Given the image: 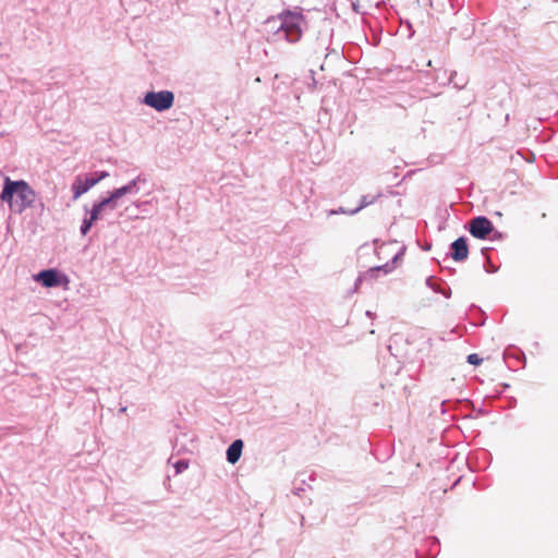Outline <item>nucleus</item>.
Masks as SVG:
<instances>
[{"instance_id":"nucleus-1","label":"nucleus","mask_w":558,"mask_h":558,"mask_svg":"<svg viewBox=\"0 0 558 558\" xmlns=\"http://www.w3.org/2000/svg\"><path fill=\"white\" fill-rule=\"evenodd\" d=\"M36 197V192L26 181H13L9 177L4 178V185L0 194V199L8 203L12 210L20 214L23 213L33 206Z\"/></svg>"},{"instance_id":"nucleus-2","label":"nucleus","mask_w":558,"mask_h":558,"mask_svg":"<svg viewBox=\"0 0 558 558\" xmlns=\"http://www.w3.org/2000/svg\"><path fill=\"white\" fill-rule=\"evenodd\" d=\"M281 28L290 43H296L302 36L301 25L304 17L300 12L287 11L281 14Z\"/></svg>"},{"instance_id":"nucleus-3","label":"nucleus","mask_w":558,"mask_h":558,"mask_svg":"<svg viewBox=\"0 0 558 558\" xmlns=\"http://www.w3.org/2000/svg\"><path fill=\"white\" fill-rule=\"evenodd\" d=\"M174 96L172 92L161 90L158 93L149 92L145 95L144 102L156 109L157 111H163L172 107Z\"/></svg>"},{"instance_id":"nucleus-4","label":"nucleus","mask_w":558,"mask_h":558,"mask_svg":"<svg viewBox=\"0 0 558 558\" xmlns=\"http://www.w3.org/2000/svg\"><path fill=\"white\" fill-rule=\"evenodd\" d=\"M493 229L492 221L486 217L480 216L470 221L469 231L474 238L486 239Z\"/></svg>"},{"instance_id":"nucleus-5","label":"nucleus","mask_w":558,"mask_h":558,"mask_svg":"<svg viewBox=\"0 0 558 558\" xmlns=\"http://www.w3.org/2000/svg\"><path fill=\"white\" fill-rule=\"evenodd\" d=\"M97 184V180H94V177L90 175H78L75 178L72 184L73 198H80L84 193H86L89 189Z\"/></svg>"},{"instance_id":"nucleus-6","label":"nucleus","mask_w":558,"mask_h":558,"mask_svg":"<svg viewBox=\"0 0 558 558\" xmlns=\"http://www.w3.org/2000/svg\"><path fill=\"white\" fill-rule=\"evenodd\" d=\"M35 280L47 288L57 287L61 283L58 271L54 269H47L38 272L35 276Z\"/></svg>"},{"instance_id":"nucleus-7","label":"nucleus","mask_w":558,"mask_h":558,"mask_svg":"<svg viewBox=\"0 0 558 558\" xmlns=\"http://www.w3.org/2000/svg\"><path fill=\"white\" fill-rule=\"evenodd\" d=\"M451 250H452L451 257L456 262H462L468 258L469 246H468L466 240L463 236L457 239L451 244Z\"/></svg>"},{"instance_id":"nucleus-8","label":"nucleus","mask_w":558,"mask_h":558,"mask_svg":"<svg viewBox=\"0 0 558 558\" xmlns=\"http://www.w3.org/2000/svg\"><path fill=\"white\" fill-rule=\"evenodd\" d=\"M243 449V441L241 439L234 440L227 450V460L229 463L234 464L239 461Z\"/></svg>"},{"instance_id":"nucleus-9","label":"nucleus","mask_w":558,"mask_h":558,"mask_svg":"<svg viewBox=\"0 0 558 558\" xmlns=\"http://www.w3.org/2000/svg\"><path fill=\"white\" fill-rule=\"evenodd\" d=\"M106 207H109V205H108V201H105V199H102L99 203L95 204L93 206V208H92L90 217L89 218H92V220L97 221L100 218L101 213H102V210Z\"/></svg>"},{"instance_id":"nucleus-10","label":"nucleus","mask_w":558,"mask_h":558,"mask_svg":"<svg viewBox=\"0 0 558 558\" xmlns=\"http://www.w3.org/2000/svg\"><path fill=\"white\" fill-rule=\"evenodd\" d=\"M375 199H376V196L364 195L362 197L361 203H360V205L357 207H355L354 209L349 210V211H347V210H341V211L344 213V214H355V213L360 211L361 209H363L364 207L373 204L375 202Z\"/></svg>"},{"instance_id":"nucleus-11","label":"nucleus","mask_w":558,"mask_h":558,"mask_svg":"<svg viewBox=\"0 0 558 558\" xmlns=\"http://www.w3.org/2000/svg\"><path fill=\"white\" fill-rule=\"evenodd\" d=\"M124 194L122 193L121 189H116L110 193V195L107 198H104L105 201H108V205L111 209H114L117 207V201L123 197Z\"/></svg>"},{"instance_id":"nucleus-12","label":"nucleus","mask_w":558,"mask_h":558,"mask_svg":"<svg viewBox=\"0 0 558 558\" xmlns=\"http://www.w3.org/2000/svg\"><path fill=\"white\" fill-rule=\"evenodd\" d=\"M400 256H401V252L400 251L396 252L392 256L391 265H389V263H386L381 266H377L376 269H385V271L391 270L395 267V264Z\"/></svg>"},{"instance_id":"nucleus-13","label":"nucleus","mask_w":558,"mask_h":558,"mask_svg":"<svg viewBox=\"0 0 558 558\" xmlns=\"http://www.w3.org/2000/svg\"><path fill=\"white\" fill-rule=\"evenodd\" d=\"M95 222V220H92V218L89 219H85L82 223V227H81V233L83 235H86L87 232L90 230L93 223Z\"/></svg>"},{"instance_id":"nucleus-14","label":"nucleus","mask_w":558,"mask_h":558,"mask_svg":"<svg viewBox=\"0 0 558 558\" xmlns=\"http://www.w3.org/2000/svg\"><path fill=\"white\" fill-rule=\"evenodd\" d=\"M468 362L472 365H478L481 364L482 359L476 353H472L468 355Z\"/></svg>"},{"instance_id":"nucleus-15","label":"nucleus","mask_w":558,"mask_h":558,"mask_svg":"<svg viewBox=\"0 0 558 558\" xmlns=\"http://www.w3.org/2000/svg\"><path fill=\"white\" fill-rule=\"evenodd\" d=\"M135 185H136V182L131 181L128 185H124L120 189H121L122 193L125 195L128 193H131L134 190Z\"/></svg>"},{"instance_id":"nucleus-16","label":"nucleus","mask_w":558,"mask_h":558,"mask_svg":"<svg viewBox=\"0 0 558 558\" xmlns=\"http://www.w3.org/2000/svg\"><path fill=\"white\" fill-rule=\"evenodd\" d=\"M108 175H109L108 172L100 171V172H96V173L92 174L90 177H94V180H97V183H98L101 180L106 179Z\"/></svg>"},{"instance_id":"nucleus-17","label":"nucleus","mask_w":558,"mask_h":558,"mask_svg":"<svg viewBox=\"0 0 558 558\" xmlns=\"http://www.w3.org/2000/svg\"><path fill=\"white\" fill-rule=\"evenodd\" d=\"M174 466H175L177 473H180V472L186 470L189 464H187V462L181 460V461H178L174 464Z\"/></svg>"},{"instance_id":"nucleus-18","label":"nucleus","mask_w":558,"mask_h":558,"mask_svg":"<svg viewBox=\"0 0 558 558\" xmlns=\"http://www.w3.org/2000/svg\"><path fill=\"white\" fill-rule=\"evenodd\" d=\"M389 246L388 245H381L379 248H378V256L380 257L383 254H387L388 251H389Z\"/></svg>"}]
</instances>
